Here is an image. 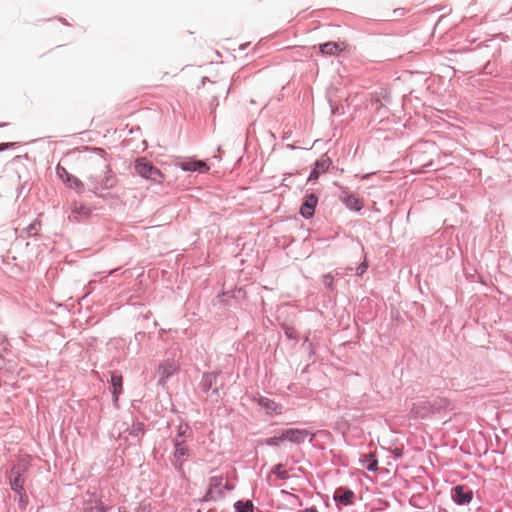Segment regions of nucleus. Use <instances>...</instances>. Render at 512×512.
<instances>
[{
  "instance_id": "1",
  "label": "nucleus",
  "mask_w": 512,
  "mask_h": 512,
  "mask_svg": "<svg viewBox=\"0 0 512 512\" xmlns=\"http://www.w3.org/2000/svg\"><path fill=\"white\" fill-rule=\"evenodd\" d=\"M87 149L91 152V155L87 159L89 191L97 197L103 198L104 195L100 192L116 187L118 178L108 163L106 158L107 153L104 149L99 147Z\"/></svg>"
},
{
  "instance_id": "2",
  "label": "nucleus",
  "mask_w": 512,
  "mask_h": 512,
  "mask_svg": "<svg viewBox=\"0 0 512 512\" xmlns=\"http://www.w3.org/2000/svg\"><path fill=\"white\" fill-rule=\"evenodd\" d=\"M449 405V401L445 398H434L432 400L427 399H419L414 402L410 413L415 418H426L430 414L435 412H440L443 409H446Z\"/></svg>"
},
{
  "instance_id": "3",
  "label": "nucleus",
  "mask_w": 512,
  "mask_h": 512,
  "mask_svg": "<svg viewBox=\"0 0 512 512\" xmlns=\"http://www.w3.org/2000/svg\"><path fill=\"white\" fill-rule=\"evenodd\" d=\"M223 476H213L209 479V485L202 501L211 502L224 497V491H231L234 486L228 482L223 484Z\"/></svg>"
},
{
  "instance_id": "4",
  "label": "nucleus",
  "mask_w": 512,
  "mask_h": 512,
  "mask_svg": "<svg viewBox=\"0 0 512 512\" xmlns=\"http://www.w3.org/2000/svg\"><path fill=\"white\" fill-rule=\"evenodd\" d=\"M28 467L29 463L25 459H21L10 469L7 477L10 487L14 492L25 490V473L28 471Z\"/></svg>"
},
{
  "instance_id": "5",
  "label": "nucleus",
  "mask_w": 512,
  "mask_h": 512,
  "mask_svg": "<svg viewBox=\"0 0 512 512\" xmlns=\"http://www.w3.org/2000/svg\"><path fill=\"white\" fill-rule=\"evenodd\" d=\"M220 374L221 371L205 372L203 373L200 381L201 390L207 394L210 392V396L215 401H219L221 399L220 389L223 387V384H218V377Z\"/></svg>"
},
{
  "instance_id": "6",
  "label": "nucleus",
  "mask_w": 512,
  "mask_h": 512,
  "mask_svg": "<svg viewBox=\"0 0 512 512\" xmlns=\"http://www.w3.org/2000/svg\"><path fill=\"white\" fill-rule=\"evenodd\" d=\"M135 172L142 178L151 180L155 183H161L164 178L161 171L144 157H140L136 160Z\"/></svg>"
},
{
  "instance_id": "7",
  "label": "nucleus",
  "mask_w": 512,
  "mask_h": 512,
  "mask_svg": "<svg viewBox=\"0 0 512 512\" xmlns=\"http://www.w3.org/2000/svg\"><path fill=\"white\" fill-rule=\"evenodd\" d=\"M174 453H173V466L179 472L183 473V464L186 461V457L189 456V448L185 445L183 439L174 438Z\"/></svg>"
},
{
  "instance_id": "8",
  "label": "nucleus",
  "mask_w": 512,
  "mask_h": 512,
  "mask_svg": "<svg viewBox=\"0 0 512 512\" xmlns=\"http://www.w3.org/2000/svg\"><path fill=\"white\" fill-rule=\"evenodd\" d=\"M339 189V199L348 210L353 212H359L362 210L364 205L359 197H357L354 193L350 192L347 187L339 186Z\"/></svg>"
},
{
  "instance_id": "9",
  "label": "nucleus",
  "mask_w": 512,
  "mask_h": 512,
  "mask_svg": "<svg viewBox=\"0 0 512 512\" xmlns=\"http://www.w3.org/2000/svg\"><path fill=\"white\" fill-rule=\"evenodd\" d=\"M57 176L70 188L75 190L78 194L85 191L84 183L76 176L70 174L64 167L57 165Z\"/></svg>"
},
{
  "instance_id": "10",
  "label": "nucleus",
  "mask_w": 512,
  "mask_h": 512,
  "mask_svg": "<svg viewBox=\"0 0 512 512\" xmlns=\"http://www.w3.org/2000/svg\"><path fill=\"white\" fill-rule=\"evenodd\" d=\"M451 498L459 506L468 505L473 499V490L467 485H456L451 489Z\"/></svg>"
},
{
  "instance_id": "11",
  "label": "nucleus",
  "mask_w": 512,
  "mask_h": 512,
  "mask_svg": "<svg viewBox=\"0 0 512 512\" xmlns=\"http://www.w3.org/2000/svg\"><path fill=\"white\" fill-rule=\"evenodd\" d=\"M282 432L285 441H290L295 444L303 443L305 438L309 435L314 436L307 429L289 428L284 429Z\"/></svg>"
},
{
  "instance_id": "12",
  "label": "nucleus",
  "mask_w": 512,
  "mask_h": 512,
  "mask_svg": "<svg viewBox=\"0 0 512 512\" xmlns=\"http://www.w3.org/2000/svg\"><path fill=\"white\" fill-rule=\"evenodd\" d=\"M318 203V197L314 194H308L303 198V202L300 207V214L305 219L313 217L315 208Z\"/></svg>"
},
{
  "instance_id": "13",
  "label": "nucleus",
  "mask_w": 512,
  "mask_h": 512,
  "mask_svg": "<svg viewBox=\"0 0 512 512\" xmlns=\"http://www.w3.org/2000/svg\"><path fill=\"white\" fill-rule=\"evenodd\" d=\"M331 164L332 161L327 155L321 156V158L315 162L308 177V181H316L321 174L325 173L329 169Z\"/></svg>"
},
{
  "instance_id": "14",
  "label": "nucleus",
  "mask_w": 512,
  "mask_h": 512,
  "mask_svg": "<svg viewBox=\"0 0 512 512\" xmlns=\"http://www.w3.org/2000/svg\"><path fill=\"white\" fill-rule=\"evenodd\" d=\"M355 494L354 492L349 488L340 487L335 490L333 499L336 502L337 505H345L349 506L352 505L354 502Z\"/></svg>"
},
{
  "instance_id": "15",
  "label": "nucleus",
  "mask_w": 512,
  "mask_h": 512,
  "mask_svg": "<svg viewBox=\"0 0 512 512\" xmlns=\"http://www.w3.org/2000/svg\"><path fill=\"white\" fill-rule=\"evenodd\" d=\"M177 371V366L172 362H164L159 365L157 374L159 375V385H164L166 380Z\"/></svg>"
},
{
  "instance_id": "16",
  "label": "nucleus",
  "mask_w": 512,
  "mask_h": 512,
  "mask_svg": "<svg viewBox=\"0 0 512 512\" xmlns=\"http://www.w3.org/2000/svg\"><path fill=\"white\" fill-rule=\"evenodd\" d=\"M257 403L261 408L265 409L269 415L281 414V406L268 397L260 396L257 399Z\"/></svg>"
},
{
  "instance_id": "17",
  "label": "nucleus",
  "mask_w": 512,
  "mask_h": 512,
  "mask_svg": "<svg viewBox=\"0 0 512 512\" xmlns=\"http://www.w3.org/2000/svg\"><path fill=\"white\" fill-rule=\"evenodd\" d=\"M110 384L112 387V399L114 404L116 405L119 400V396L122 393V386H123V378L120 374H117L116 372H113L111 374L110 378Z\"/></svg>"
},
{
  "instance_id": "18",
  "label": "nucleus",
  "mask_w": 512,
  "mask_h": 512,
  "mask_svg": "<svg viewBox=\"0 0 512 512\" xmlns=\"http://www.w3.org/2000/svg\"><path fill=\"white\" fill-rule=\"evenodd\" d=\"M177 166L180 167L183 171H189V172H195V171H207L208 167L207 165L198 160H190V161H183L177 163Z\"/></svg>"
},
{
  "instance_id": "19",
  "label": "nucleus",
  "mask_w": 512,
  "mask_h": 512,
  "mask_svg": "<svg viewBox=\"0 0 512 512\" xmlns=\"http://www.w3.org/2000/svg\"><path fill=\"white\" fill-rule=\"evenodd\" d=\"M319 50L323 55L334 56L337 55L339 52L343 51V48L341 47V44L329 41L320 44Z\"/></svg>"
},
{
  "instance_id": "20",
  "label": "nucleus",
  "mask_w": 512,
  "mask_h": 512,
  "mask_svg": "<svg viewBox=\"0 0 512 512\" xmlns=\"http://www.w3.org/2000/svg\"><path fill=\"white\" fill-rule=\"evenodd\" d=\"M109 507L105 505L100 498L87 503L84 512H107Z\"/></svg>"
},
{
  "instance_id": "21",
  "label": "nucleus",
  "mask_w": 512,
  "mask_h": 512,
  "mask_svg": "<svg viewBox=\"0 0 512 512\" xmlns=\"http://www.w3.org/2000/svg\"><path fill=\"white\" fill-rule=\"evenodd\" d=\"M362 465L368 471L375 472L378 469V460L376 458V455L373 453L364 455Z\"/></svg>"
},
{
  "instance_id": "22",
  "label": "nucleus",
  "mask_w": 512,
  "mask_h": 512,
  "mask_svg": "<svg viewBox=\"0 0 512 512\" xmlns=\"http://www.w3.org/2000/svg\"><path fill=\"white\" fill-rule=\"evenodd\" d=\"M254 504L251 500H238L234 503L235 512H254Z\"/></svg>"
},
{
  "instance_id": "23",
  "label": "nucleus",
  "mask_w": 512,
  "mask_h": 512,
  "mask_svg": "<svg viewBox=\"0 0 512 512\" xmlns=\"http://www.w3.org/2000/svg\"><path fill=\"white\" fill-rule=\"evenodd\" d=\"M284 465L282 463H278L276 465H274V467L272 468V474L276 475L277 478H279L280 480H287L290 475L289 473L283 469Z\"/></svg>"
},
{
  "instance_id": "24",
  "label": "nucleus",
  "mask_w": 512,
  "mask_h": 512,
  "mask_svg": "<svg viewBox=\"0 0 512 512\" xmlns=\"http://www.w3.org/2000/svg\"><path fill=\"white\" fill-rule=\"evenodd\" d=\"M128 431L134 437H142L144 435V424L142 422H135L128 428Z\"/></svg>"
},
{
  "instance_id": "25",
  "label": "nucleus",
  "mask_w": 512,
  "mask_h": 512,
  "mask_svg": "<svg viewBox=\"0 0 512 512\" xmlns=\"http://www.w3.org/2000/svg\"><path fill=\"white\" fill-rule=\"evenodd\" d=\"M191 435V428L187 423H182L179 425L177 430V435L175 438L183 439L185 441V438Z\"/></svg>"
},
{
  "instance_id": "26",
  "label": "nucleus",
  "mask_w": 512,
  "mask_h": 512,
  "mask_svg": "<svg viewBox=\"0 0 512 512\" xmlns=\"http://www.w3.org/2000/svg\"><path fill=\"white\" fill-rule=\"evenodd\" d=\"M283 441H285V440L283 438V432H281V434L279 436H274V437L267 438L264 441V443L267 446L275 447V446H279Z\"/></svg>"
},
{
  "instance_id": "27",
  "label": "nucleus",
  "mask_w": 512,
  "mask_h": 512,
  "mask_svg": "<svg viewBox=\"0 0 512 512\" xmlns=\"http://www.w3.org/2000/svg\"><path fill=\"white\" fill-rule=\"evenodd\" d=\"M322 282L329 291L333 292L335 290L334 278L330 273L324 274L322 276Z\"/></svg>"
},
{
  "instance_id": "28",
  "label": "nucleus",
  "mask_w": 512,
  "mask_h": 512,
  "mask_svg": "<svg viewBox=\"0 0 512 512\" xmlns=\"http://www.w3.org/2000/svg\"><path fill=\"white\" fill-rule=\"evenodd\" d=\"M283 329L287 338L295 340L298 338V332L289 325H283Z\"/></svg>"
},
{
  "instance_id": "29",
  "label": "nucleus",
  "mask_w": 512,
  "mask_h": 512,
  "mask_svg": "<svg viewBox=\"0 0 512 512\" xmlns=\"http://www.w3.org/2000/svg\"><path fill=\"white\" fill-rule=\"evenodd\" d=\"M134 512H151V504L146 501H141Z\"/></svg>"
},
{
  "instance_id": "30",
  "label": "nucleus",
  "mask_w": 512,
  "mask_h": 512,
  "mask_svg": "<svg viewBox=\"0 0 512 512\" xmlns=\"http://www.w3.org/2000/svg\"><path fill=\"white\" fill-rule=\"evenodd\" d=\"M15 493L19 497V506H20V508H22V509L26 508V505L28 503V498H27L26 491L23 490L22 492H15Z\"/></svg>"
},
{
  "instance_id": "31",
  "label": "nucleus",
  "mask_w": 512,
  "mask_h": 512,
  "mask_svg": "<svg viewBox=\"0 0 512 512\" xmlns=\"http://www.w3.org/2000/svg\"><path fill=\"white\" fill-rule=\"evenodd\" d=\"M369 267V264L367 262V260L365 259L357 268H356V275L357 276H362L366 270L368 269Z\"/></svg>"
},
{
  "instance_id": "32",
  "label": "nucleus",
  "mask_w": 512,
  "mask_h": 512,
  "mask_svg": "<svg viewBox=\"0 0 512 512\" xmlns=\"http://www.w3.org/2000/svg\"><path fill=\"white\" fill-rule=\"evenodd\" d=\"M40 227V222L38 221H34L33 223H31L28 227V234L31 236V235H35L38 231V228Z\"/></svg>"
},
{
  "instance_id": "33",
  "label": "nucleus",
  "mask_w": 512,
  "mask_h": 512,
  "mask_svg": "<svg viewBox=\"0 0 512 512\" xmlns=\"http://www.w3.org/2000/svg\"><path fill=\"white\" fill-rule=\"evenodd\" d=\"M73 212H74V213H79V214H80V213H83V214H85V215H88V214H89V212H90V210H89L88 208H86V207H84V206H82V205H81V206H79V207H77V206H76V207L73 209Z\"/></svg>"
},
{
  "instance_id": "34",
  "label": "nucleus",
  "mask_w": 512,
  "mask_h": 512,
  "mask_svg": "<svg viewBox=\"0 0 512 512\" xmlns=\"http://www.w3.org/2000/svg\"><path fill=\"white\" fill-rule=\"evenodd\" d=\"M393 453L396 458H400L403 455L401 448H395Z\"/></svg>"
},
{
  "instance_id": "35",
  "label": "nucleus",
  "mask_w": 512,
  "mask_h": 512,
  "mask_svg": "<svg viewBox=\"0 0 512 512\" xmlns=\"http://www.w3.org/2000/svg\"><path fill=\"white\" fill-rule=\"evenodd\" d=\"M13 145V143H3L0 145V151H3L9 147H11Z\"/></svg>"
},
{
  "instance_id": "36",
  "label": "nucleus",
  "mask_w": 512,
  "mask_h": 512,
  "mask_svg": "<svg viewBox=\"0 0 512 512\" xmlns=\"http://www.w3.org/2000/svg\"><path fill=\"white\" fill-rule=\"evenodd\" d=\"M304 512H319L316 507H310L304 510Z\"/></svg>"
},
{
  "instance_id": "37",
  "label": "nucleus",
  "mask_w": 512,
  "mask_h": 512,
  "mask_svg": "<svg viewBox=\"0 0 512 512\" xmlns=\"http://www.w3.org/2000/svg\"><path fill=\"white\" fill-rule=\"evenodd\" d=\"M118 512H126V510H125V508L120 507V508L118 509Z\"/></svg>"
},
{
  "instance_id": "38",
  "label": "nucleus",
  "mask_w": 512,
  "mask_h": 512,
  "mask_svg": "<svg viewBox=\"0 0 512 512\" xmlns=\"http://www.w3.org/2000/svg\"><path fill=\"white\" fill-rule=\"evenodd\" d=\"M4 341V336L2 334H0V343H2Z\"/></svg>"
},
{
  "instance_id": "39",
  "label": "nucleus",
  "mask_w": 512,
  "mask_h": 512,
  "mask_svg": "<svg viewBox=\"0 0 512 512\" xmlns=\"http://www.w3.org/2000/svg\"><path fill=\"white\" fill-rule=\"evenodd\" d=\"M2 126H3V124H0V127H2Z\"/></svg>"
}]
</instances>
